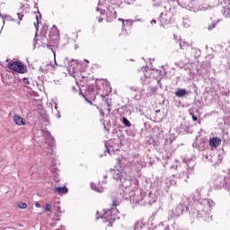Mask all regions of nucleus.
<instances>
[{
	"mask_svg": "<svg viewBox=\"0 0 230 230\" xmlns=\"http://www.w3.org/2000/svg\"><path fill=\"white\" fill-rule=\"evenodd\" d=\"M114 206H116V201L114 202Z\"/></svg>",
	"mask_w": 230,
	"mask_h": 230,
	"instance_id": "nucleus-45",
	"label": "nucleus"
},
{
	"mask_svg": "<svg viewBox=\"0 0 230 230\" xmlns=\"http://www.w3.org/2000/svg\"><path fill=\"white\" fill-rule=\"evenodd\" d=\"M47 68H44V66H40V71H41V73H46L48 71V69H49V67H53V66L51 65H47L46 66Z\"/></svg>",
	"mask_w": 230,
	"mask_h": 230,
	"instance_id": "nucleus-20",
	"label": "nucleus"
},
{
	"mask_svg": "<svg viewBox=\"0 0 230 230\" xmlns=\"http://www.w3.org/2000/svg\"><path fill=\"white\" fill-rule=\"evenodd\" d=\"M71 70L74 72V73H78V68L76 67H73V69L70 67H68V71L71 72Z\"/></svg>",
	"mask_w": 230,
	"mask_h": 230,
	"instance_id": "nucleus-27",
	"label": "nucleus"
},
{
	"mask_svg": "<svg viewBox=\"0 0 230 230\" xmlns=\"http://www.w3.org/2000/svg\"><path fill=\"white\" fill-rule=\"evenodd\" d=\"M17 207H18L20 209H26V208H28V204L23 203V202H18Z\"/></svg>",
	"mask_w": 230,
	"mask_h": 230,
	"instance_id": "nucleus-19",
	"label": "nucleus"
},
{
	"mask_svg": "<svg viewBox=\"0 0 230 230\" xmlns=\"http://www.w3.org/2000/svg\"><path fill=\"white\" fill-rule=\"evenodd\" d=\"M125 199H128V197L125 196Z\"/></svg>",
	"mask_w": 230,
	"mask_h": 230,
	"instance_id": "nucleus-43",
	"label": "nucleus"
},
{
	"mask_svg": "<svg viewBox=\"0 0 230 230\" xmlns=\"http://www.w3.org/2000/svg\"><path fill=\"white\" fill-rule=\"evenodd\" d=\"M87 92H88V93H93V92H94V85L89 84V85L87 86Z\"/></svg>",
	"mask_w": 230,
	"mask_h": 230,
	"instance_id": "nucleus-24",
	"label": "nucleus"
},
{
	"mask_svg": "<svg viewBox=\"0 0 230 230\" xmlns=\"http://www.w3.org/2000/svg\"><path fill=\"white\" fill-rule=\"evenodd\" d=\"M139 192L138 190H137L136 192L131 191L129 194V200L131 202H135V204H139V202H141V199H139Z\"/></svg>",
	"mask_w": 230,
	"mask_h": 230,
	"instance_id": "nucleus-7",
	"label": "nucleus"
},
{
	"mask_svg": "<svg viewBox=\"0 0 230 230\" xmlns=\"http://www.w3.org/2000/svg\"><path fill=\"white\" fill-rule=\"evenodd\" d=\"M187 165V172L189 173H193L195 168V162L193 160H184Z\"/></svg>",
	"mask_w": 230,
	"mask_h": 230,
	"instance_id": "nucleus-9",
	"label": "nucleus"
},
{
	"mask_svg": "<svg viewBox=\"0 0 230 230\" xmlns=\"http://www.w3.org/2000/svg\"><path fill=\"white\" fill-rule=\"evenodd\" d=\"M38 134L42 136L45 138V143L49 146V148H53L55 146V138L51 137V133L46 129H40L38 131Z\"/></svg>",
	"mask_w": 230,
	"mask_h": 230,
	"instance_id": "nucleus-5",
	"label": "nucleus"
},
{
	"mask_svg": "<svg viewBox=\"0 0 230 230\" xmlns=\"http://www.w3.org/2000/svg\"><path fill=\"white\" fill-rule=\"evenodd\" d=\"M105 146H106V150H107L108 154H111V150H109V146H107V143H105Z\"/></svg>",
	"mask_w": 230,
	"mask_h": 230,
	"instance_id": "nucleus-31",
	"label": "nucleus"
},
{
	"mask_svg": "<svg viewBox=\"0 0 230 230\" xmlns=\"http://www.w3.org/2000/svg\"><path fill=\"white\" fill-rule=\"evenodd\" d=\"M52 31H54L53 34H49V38H47V42H46V38H43L41 40V42L43 44H46V46L48 48H51V46H49V44H51L52 42H54V40H57V38L58 37V31H57V27H55L54 25V29H52Z\"/></svg>",
	"mask_w": 230,
	"mask_h": 230,
	"instance_id": "nucleus-6",
	"label": "nucleus"
},
{
	"mask_svg": "<svg viewBox=\"0 0 230 230\" xmlns=\"http://www.w3.org/2000/svg\"><path fill=\"white\" fill-rule=\"evenodd\" d=\"M222 143V140L218 137H213L209 140L210 146H214V148H217V146H220V144Z\"/></svg>",
	"mask_w": 230,
	"mask_h": 230,
	"instance_id": "nucleus-11",
	"label": "nucleus"
},
{
	"mask_svg": "<svg viewBox=\"0 0 230 230\" xmlns=\"http://www.w3.org/2000/svg\"><path fill=\"white\" fill-rule=\"evenodd\" d=\"M51 204H49V203H47L46 205H45V209H44V211H46V212H48V211H51Z\"/></svg>",
	"mask_w": 230,
	"mask_h": 230,
	"instance_id": "nucleus-25",
	"label": "nucleus"
},
{
	"mask_svg": "<svg viewBox=\"0 0 230 230\" xmlns=\"http://www.w3.org/2000/svg\"><path fill=\"white\" fill-rule=\"evenodd\" d=\"M55 109H57V104H56V106H55Z\"/></svg>",
	"mask_w": 230,
	"mask_h": 230,
	"instance_id": "nucleus-47",
	"label": "nucleus"
},
{
	"mask_svg": "<svg viewBox=\"0 0 230 230\" xmlns=\"http://www.w3.org/2000/svg\"><path fill=\"white\" fill-rule=\"evenodd\" d=\"M98 22H103V18L100 17V18L98 19Z\"/></svg>",
	"mask_w": 230,
	"mask_h": 230,
	"instance_id": "nucleus-34",
	"label": "nucleus"
},
{
	"mask_svg": "<svg viewBox=\"0 0 230 230\" xmlns=\"http://www.w3.org/2000/svg\"><path fill=\"white\" fill-rule=\"evenodd\" d=\"M56 193H67L68 190L66 187H57L55 188Z\"/></svg>",
	"mask_w": 230,
	"mask_h": 230,
	"instance_id": "nucleus-15",
	"label": "nucleus"
},
{
	"mask_svg": "<svg viewBox=\"0 0 230 230\" xmlns=\"http://www.w3.org/2000/svg\"><path fill=\"white\" fill-rule=\"evenodd\" d=\"M49 154H52L53 153V149H50V152H49Z\"/></svg>",
	"mask_w": 230,
	"mask_h": 230,
	"instance_id": "nucleus-39",
	"label": "nucleus"
},
{
	"mask_svg": "<svg viewBox=\"0 0 230 230\" xmlns=\"http://www.w3.org/2000/svg\"><path fill=\"white\" fill-rule=\"evenodd\" d=\"M185 175L187 176V179L190 177V175L188 173H185Z\"/></svg>",
	"mask_w": 230,
	"mask_h": 230,
	"instance_id": "nucleus-40",
	"label": "nucleus"
},
{
	"mask_svg": "<svg viewBox=\"0 0 230 230\" xmlns=\"http://www.w3.org/2000/svg\"><path fill=\"white\" fill-rule=\"evenodd\" d=\"M180 48L181 49H186V48H191V43L186 42V41L180 42Z\"/></svg>",
	"mask_w": 230,
	"mask_h": 230,
	"instance_id": "nucleus-17",
	"label": "nucleus"
},
{
	"mask_svg": "<svg viewBox=\"0 0 230 230\" xmlns=\"http://www.w3.org/2000/svg\"><path fill=\"white\" fill-rule=\"evenodd\" d=\"M92 190H94V191H97V193H103V187H96V184L93 182L91 183Z\"/></svg>",
	"mask_w": 230,
	"mask_h": 230,
	"instance_id": "nucleus-14",
	"label": "nucleus"
},
{
	"mask_svg": "<svg viewBox=\"0 0 230 230\" xmlns=\"http://www.w3.org/2000/svg\"><path fill=\"white\" fill-rule=\"evenodd\" d=\"M37 22H39V16H36Z\"/></svg>",
	"mask_w": 230,
	"mask_h": 230,
	"instance_id": "nucleus-38",
	"label": "nucleus"
},
{
	"mask_svg": "<svg viewBox=\"0 0 230 230\" xmlns=\"http://www.w3.org/2000/svg\"><path fill=\"white\" fill-rule=\"evenodd\" d=\"M107 17L110 19V21H113V19L118 17V13H116L114 9H111L107 13Z\"/></svg>",
	"mask_w": 230,
	"mask_h": 230,
	"instance_id": "nucleus-13",
	"label": "nucleus"
},
{
	"mask_svg": "<svg viewBox=\"0 0 230 230\" xmlns=\"http://www.w3.org/2000/svg\"><path fill=\"white\" fill-rule=\"evenodd\" d=\"M216 26H217V22H213L211 24H209L208 26V31H211V30H214V28H216Z\"/></svg>",
	"mask_w": 230,
	"mask_h": 230,
	"instance_id": "nucleus-23",
	"label": "nucleus"
},
{
	"mask_svg": "<svg viewBox=\"0 0 230 230\" xmlns=\"http://www.w3.org/2000/svg\"><path fill=\"white\" fill-rule=\"evenodd\" d=\"M22 82H23V84H25L26 85H28V84H30V81H29L28 78H26V77H24V78L22 79Z\"/></svg>",
	"mask_w": 230,
	"mask_h": 230,
	"instance_id": "nucleus-29",
	"label": "nucleus"
},
{
	"mask_svg": "<svg viewBox=\"0 0 230 230\" xmlns=\"http://www.w3.org/2000/svg\"><path fill=\"white\" fill-rule=\"evenodd\" d=\"M157 22V21L155 20V19H153L152 21H151V24H155Z\"/></svg>",
	"mask_w": 230,
	"mask_h": 230,
	"instance_id": "nucleus-32",
	"label": "nucleus"
},
{
	"mask_svg": "<svg viewBox=\"0 0 230 230\" xmlns=\"http://www.w3.org/2000/svg\"><path fill=\"white\" fill-rule=\"evenodd\" d=\"M111 175L115 181H119L123 186L127 190V188H130V184H132V181H130V176H123V172L119 170H111Z\"/></svg>",
	"mask_w": 230,
	"mask_h": 230,
	"instance_id": "nucleus-2",
	"label": "nucleus"
},
{
	"mask_svg": "<svg viewBox=\"0 0 230 230\" xmlns=\"http://www.w3.org/2000/svg\"><path fill=\"white\" fill-rule=\"evenodd\" d=\"M119 21H121V22H122L123 26H125V21H124L123 19L119 18Z\"/></svg>",
	"mask_w": 230,
	"mask_h": 230,
	"instance_id": "nucleus-35",
	"label": "nucleus"
},
{
	"mask_svg": "<svg viewBox=\"0 0 230 230\" xmlns=\"http://www.w3.org/2000/svg\"><path fill=\"white\" fill-rule=\"evenodd\" d=\"M134 230H146V228H145V224H143V222H137L135 225V229Z\"/></svg>",
	"mask_w": 230,
	"mask_h": 230,
	"instance_id": "nucleus-16",
	"label": "nucleus"
},
{
	"mask_svg": "<svg viewBox=\"0 0 230 230\" xmlns=\"http://www.w3.org/2000/svg\"><path fill=\"white\" fill-rule=\"evenodd\" d=\"M13 122L15 123V125H18L21 127V125H24L25 121L24 119H22L21 116L19 115H14L13 116Z\"/></svg>",
	"mask_w": 230,
	"mask_h": 230,
	"instance_id": "nucleus-12",
	"label": "nucleus"
},
{
	"mask_svg": "<svg viewBox=\"0 0 230 230\" xmlns=\"http://www.w3.org/2000/svg\"><path fill=\"white\" fill-rule=\"evenodd\" d=\"M223 15L230 18V4L227 7H225Z\"/></svg>",
	"mask_w": 230,
	"mask_h": 230,
	"instance_id": "nucleus-18",
	"label": "nucleus"
},
{
	"mask_svg": "<svg viewBox=\"0 0 230 230\" xmlns=\"http://www.w3.org/2000/svg\"><path fill=\"white\" fill-rule=\"evenodd\" d=\"M182 203H181L180 205H178L177 207H176V208H175V210L174 211H179V208H181V209H182V211H184V208H182Z\"/></svg>",
	"mask_w": 230,
	"mask_h": 230,
	"instance_id": "nucleus-28",
	"label": "nucleus"
},
{
	"mask_svg": "<svg viewBox=\"0 0 230 230\" xmlns=\"http://www.w3.org/2000/svg\"><path fill=\"white\" fill-rule=\"evenodd\" d=\"M200 191H202V189H198L192 197L190 196H184L182 199V203L181 206H184V208H186V210L188 211L190 209V208H191V206H193L194 202H200V208H202V206L204 207L202 208V211H208V209H211V208L215 207V201H213L212 199H201L200 201Z\"/></svg>",
	"mask_w": 230,
	"mask_h": 230,
	"instance_id": "nucleus-1",
	"label": "nucleus"
},
{
	"mask_svg": "<svg viewBox=\"0 0 230 230\" xmlns=\"http://www.w3.org/2000/svg\"><path fill=\"white\" fill-rule=\"evenodd\" d=\"M101 114H102V116H103V111H101Z\"/></svg>",
	"mask_w": 230,
	"mask_h": 230,
	"instance_id": "nucleus-41",
	"label": "nucleus"
},
{
	"mask_svg": "<svg viewBox=\"0 0 230 230\" xmlns=\"http://www.w3.org/2000/svg\"><path fill=\"white\" fill-rule=\"evenodd\" d=\"M8 68L12 69V71H15V73H20L22 75H24V73L28 71V68L19 61L9 63Z\"/></svg>",
	"mask_w": 230,
	"mask_h": 230,
	"instance_id": "nucleus-4",
	"label": "nucleus"
},
{
	"mask_svg": "<svg viewBox=\"0 0 230 230\" xmlns=\"http://www.w3.org/2000/svg\"><path fill=\"white\" fill-rule=\"evenodd\" d=\"M116 209H108L106 212H104V215L102 216L100 215L99 211H97L96 219L98 220V218H102L104 223L108 222V227H112V224L116 220V217L112 216V213H114Z\"/></svg>",
	"mask_w": 230,
	"mask_h": 230,
	"instance_id": "nucleus-3",
	"label": "nucleus"
},
{
	"mask_svg": "<svg viewBox=\"0 0 230 230\" xmlns=\"http://www.w3.org/2000/svg\"><path fill=\"white\" fill-rule=\"evenodd\" d=\"M174 94L177 98H184V96H188V91H186V89L178 88Z\"/></svg>",
	"mask_w": 230,
	"mask_h": 230,
	"instance_id": "nucleus-10",
	"label": "nucleus"
},
{
	"mask_svg": "<svg viewBox=\"0 0 230 230\" xmlns=\"http://www.w3.org/2000/svg\"><path fill=\"white\" fill-rule=\"evenodd\" d=\"M126 23H127L128 26H132L133 22H132V20H126Z\"/></svg>",
	"mask_w": 230,
	"mask_h": 230,
	"instance_id": "nucleus-30",
	"label": "nucleus"
},
{
	"mask_svg": "<svg viewBox=\"0 0 230 230\" xmlns=\"http://www.w3.org/2000/svg\"><path fill=\"white\" fill-rule=\"evenodd\" d=\"M122 123L125 125V127H130V121L127 119V118H122Z\"/></svg>",
	"mask_w": 230,
	"mask_h": 230,
	"instance_id": "nucleus-22",
	"label": "nucleus"
},
{
	"mask_svg": "<svg viewBox=\"0 0 230 230\" xmlns=\"http://www.w3.org/2000/svg\"><path fill=\"white\" fill-rule=\"evenodd\" d=\"M181 213H182V209L181 208V207L179 208V211L170 210L168 212V220H172V218H179Z\"/></svg>",
	"mask_w": 230,
	"mask_h": 230,
	"instance_id": "nucleus-8",
	"label": "nucleus"
},
{
	"mask_svg": "<svg viewBox=\"0 0 230 230\" xmlns=\"http://www.w3.org/2000/svg\"><path fill=\"white\" fill-rule=\"evenodd\" d=\"M36 208H40V204L39 202L35 203Z\"/></svg>",
	"mask_w": 230,
	"mask_h": 230,
	"instance_id": "nucleus-36",
	"label": "nucleus"
},
{
	"mask_svg": "<svg viewBox=\"0 0 230 230\" xmlns=\"http://www.w3.org/2000/svg\"><path fill=\"white\" fill-rule=\"evenodd\" d=\"M17 15H18L19 20L22 21V17H24V13H22H22H18Z\"/></svg>",
	"mask_w": 230,
	"mask_h": 230,
	"instance_id": "nucleus-26",
	"label": "nucleus"
},
{
	"mask_svg": "<svg viewBox=\"0 0 230 230\" xmlns=\"http://www.w3.org/2000/svg\"><path fill=\"white\" fill-rule=\"evenodd\" d=\"M66 60H67V62H69V60L67 58H66Z\"/></svg>",
	"mask_w": 230,
	"mask_h": 230,
	"instance_id": "nucleus-44",
	"label": "nucleus"
},
{
	"mask_svg": "<svg viewBox=\"0 0 230 230\" xmlns=\"http://www.w3.org/2000/svg\"><path fill=\"white\" fill-rule=\"evenodd\" d=\"M189 114L191 116L193 121H197L199 119V118L193 114V110H189Z\"/></svg>",
	"mask_w": 230,
	"mask_h": 230,
	"instance_id": "nucleus-21",
	"label": "nucleus"
},
{
	"mask_svg": "<svg viewBox=\"0 0 230 230\" xmlns=\"http://www.w3.org/2000/svg\"><path fill=\"white\" fill-rule=\"evenodd\" d=\"M145 76H146V78H148V75H146V74H145Z\"/></svg>",
	"mask_w": 230,
	"mask_h": 230,
	"instance_id": "nucleus-42",
	"label": "nucleus"
},
{
	"mask_svg": "<svg viewBox=\"0 0 230 230\" xmlns=\"http://www.w3.org/2000/svg\"><path fill=\"white\" fill-rule=\"evenodd\" d=\"M37 40H38L35 38V39H34V46H37Z\"/></svg>",
	"mask_w": 230,
	"mask_h": 230,
	"instance_id": "nucleus-37",
	"label": "nucleus"
},
{
	"mask_svg": "<svg viewBox=\"0 0 230 230\" xmlns=\"http://www.w3.org/2000/svg\"><path fill=\"white\" fill-rule=\"evenodd\" d=\"M183 26H184V28H190V24H188L186 22L183 23Z\"/></svg>",
	"mask_w": 230,
	"mask_h": 230,
	"instance_id": "nucleus-33",
	"label": "nucleus"
},
{
	"mask_svg": "<svg viewBox=\"0 0 230 230\" xmlns=\"http://www.w3.org/2000/svg\"><path fill=\"white\" fill-rule=\"evenodd\" d=\"M55 64H56V66H57V61H55Z\"/></svg>",
	"mask_w": 230,
	"mask_h": 230,
	"instance_id": "nucleus-46",
	"label": "nucleus"
}]
</instances>
